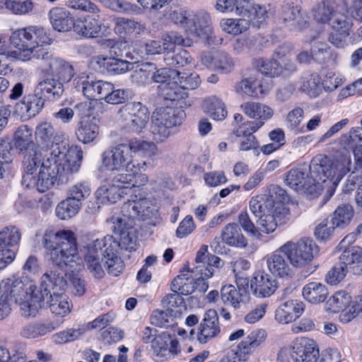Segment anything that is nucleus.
<instances>
[{"mask_svg":"<svg viewBox=\"0 0 362 362\" xmlns=\"http://www.w3.org/2000/svg\"><path fill=\"white\" fill-rule=\"evenodd\" d=\"M23 154L22 184L28 188H36L40 192L47 191L57 182H68L78 172L83 159L81 147L72 146L66 149L63 144L56 146L43 160L37 148Z\"/></svg>","mask_w":362,"mask_h":362,"instance_id":"obj_1","label":"nucleus"},{"mask_svg":"<svg viewBox=\"0 0 362 362\" xmlns=\"http://www.w3.org/2000/svg\"><path fill=\"white\" fill-rule=\"evenodd\" d=\"M112 230L119 236V241L112 235H106L96 239L87 246L84 261L90 273L96 279H100L105 274L101 264L103 261L109 274L119 276L124 267V262L119 256V250L131 252L136 249L135 229L132 221H113Z\"/></svg>","mask_w":362,"mask_h":362,"instance_id":"obj_2","label":"nucleus"},{"mask_svg":"<svg viewBox=\"0 0 362 362\" xmlns=\"http://www.w3.org/2000/svg\"><path fill=\"white\" fill-rule=\"evenodd\" d=\"M349 171V156L330 158L324 154H318L310 162V177L306 170L291 169L286 175L285 182L293 190L303 192L312 197H317L326 189V195L329 199L334 194L341 180Z\"/></svg>","mask_w":362,"mask_h":362,"instance_id":"obj_3","label":"nucleus"},{"mask_svg":"<svg viewBox=\"0 0 362 362\" xmlns=\"http://www.w3.org/2000/svg\"><path fill=\"white\" fill-rule=\"evenodd\" d=\"M42 245L49 251L52 262L60 268H73L80 261L76 238L71 230L45 233Z\"/></svg>","mask_w":362,"mask_h":362,"instance_id":"obj_4","label":"nucleus"},{"mask_svg":"<svg viewBox=\"0 0 362 362\" xmlns=\"http://www.w3.org/2000/svg\"><path fill=\"white\" fill-rule=\"evenodd\" d=\"M11 44L16 48L15 54L22 61L31 59L35 48L45 45H50L49 37L44 28L31 25L14 31L10 37Z\"/></svg>","mask_w":362,"mask_h":362,"instance_id":"obj_5","label":"nucleus"},{"mask_svg":"<svg viewBox=\"0 0 362 362\" xmlns=\"http://www.w3.org/2000/svg\"><path fill=\"white\" fill-rule=\"evenodd\" d=\"M184 117V111L178 108L167 106L157 109L153 113L150 127L153 140L157 143L164 141L171 129L182 124Z\"/></svg>","mask_w":362,"mask_h":362,"instance_id":"obj_6","label":"nucleus"},{"mask_svg":"<svg viewBox=\"0 0 362 362\" xmlns=\"http://www.w3.org/2000/svg\"><path fill=\"white\" fill-rule=\"evenodd\" d=\"M118 116L123 127L127 132L139 134L146 128L150 112L141 103L130 102L119 108Z\"/></svg>","mask_w":362,"mask_h":362,"instance_id":"obj_7","label":"nucleus"},{"mask_svg":"<svg viewBox=\"0 0 362 362\" xmlns=\"http://www.w3.org/2000/svg\"><path fill=\"white\" fill-rule=\"evenodd\" d=\"M317 249L315 243L307 238H301L296 243L287 242L281 247V251L288 255L290 264L296 268H303L310 264Z\"/></svg>","mask_w":362,"mask_h":362,"instance_id":"obj_8","label":"nucleus"},{"mask_svg":"<svg viewBox=\"0 0 362 362\" xmlns=\"http://www.w3.org/2000/svg\"><path fill=\"white\" fill-rule=\"evenodd\" d=\"M131 165L134 167L132 160L130 159L129 150L124 146V144L109 148L101 155L100 170L102 172L120 171L125 167L132 170Z\"/></svg>","mask_w":362,"mask_h":362,"instance_id":"obj_9","label":"nucleus"},{"mask_svg":"<svg viewBox=\"0 0 362 362\" xmlns=\"http://www.w3.org/2000/svg\"><path fill=\"white\" fill-rule=\"evenodd\" d=\"M186 33L205 39L209 44L214 41V30L210 14L205 10L191 11L187 23Z\"/></svg>","mask_w":362,"mask_h":362,"instance_id":"obj_10","label":"nucleus"},{"mask_svg":"<svg viewBox=\"0 0 362 362\" xmlns=\"http://www.w3.org/2000/svg\"><path fill=\"white\" fill-rule=\"evenodd\" d=\"M40 60L42 71L48 76L69 81L74 75L73 66L59 57L44 52Z\"/></svg>","mask_w":362,"mask_h":362,"instance_id":"obj_11","label":"nucleus"},{"mask_svg":"<svg viewBox=\"0 0 362 362\" xmlns=\"http://www.w3.org/2000/svg\"><path fill=\"white\" fill-rule=\"evenodd\" d=\"M156 211L152 201L148 199L128 200L121 207L122 217H117L115 221L117 220L132 221L134 226L135 218H139L142 220L150 218Z\"/></svg>","mask_w":362,"mask_h":362,"instance_id":"obj_12","label":"nucleus"},{"mask_svg":"<svg viewBox=\"0 0 362 362\" xmlns=\"http://www.w3.org/2000/svg\"><path fill=\"white\" fill-rule=\"evenodd\" d=\"M74 83L76 88L90 100L102 99L103 95L110 88L109 82L95 80L83 73L74 79Z\"/></svg>","mask_w":362,"mask_h":362,"instance_id":"obj_13","label":"nucleus"},{"mask_svg":"<svg viewBox=\"0 0 362 362\" xmlns=\"http://www.w3.org/2000/svg\"><path fill=\"white\" fill-rule=\"evenodd\" d=\"M106 16L100 11L98 13H91L83 18H78L74 23V31L88 38L97 37L103 28H105Z\"/></svg>","mask_w":362,"mask_h":362,"instance_id":"obj_14","label":"nucleus"},{"mask_svg":"<svg viewBox=\"0 0 362 362\" xmlns=\"http://www.w3.org/2000/svg\"><path fill=\"white\" fill-rule=\"evenodd\" d=\"M64 137V134L56 131L54 126L48 122L38 124L35 129V140L37 148L47 149L54 144L58 145Z\"/></svg>","mask_w":362,"mask_h":362,"instance_id":"obj_15","label":"nucleus"},{"mask_svg":"<svg viewBox=\"0 0 362 362\" xmlns=\"http://www.w3.org/2000/svg\"><path fill=\"white\" fill-rule=\"evenodd\" d=\"M319 350L315 341L309 338H300L293 346L291 358L295 362H316Z\"/></svg>","mask_w":362,"mask_h":362,"instance_id":"obj_16","label":"nucleus"},{"mask_svg":"<svg viewBox=\"0 0 362 362\" xmlns=\"http://www.w3.org/2000/svg\"><path fill=\"white\" fill-rule=\"evenodd\" d=\"M221 332L217 312L214 309L208 310L199 325L197 340L201 344H206L215 338Z\"/></svg>","mask_w":362,"mask_h":362,"instance_id":"obj_17","label":"nucleus"},{"mask_svg":"<svg viewBox=\"0 0 362 362\" xmlns=\"http://www.w3.org/2000/svg\"><path fill=\"white\" fill-rule=\"evenodd\" d=\"M267 338V332L262 329L251 332L237 347L235 354L239 360L246 361L258 347H259Z\"/></svg>","mask_w":362,"mask_h":362,"instance_id":"obj_18","label":"nucleus"},{"mask_svg":"<svg viewBox=\"0 0 362 362\" xmlns=\"http://www.w3.org/2000/svg\"><path fill=\"white\" fill-rule=\"evenodd\" d=\"M45 101V98L35 88L33 94L25 96L21 103L16 104V111L21 117H33L43 109Z\"/></svg>","mask_w":362,"mask_h":362,"instance_id":"obj_19","label":"nucleus"},{"mask_svg":"<svg viewBox=\"0 0 362 362\" xmlns=\"http://www.w3.org/2000/svg\"><path fill=\"white\" fill-rule=\"evenodd\" d=\"M276 280L269 274L264 272L255 273L250 281V288L254 295L257 297H269L274 293L276 289Z\"/></svg>","mask_w":362,"mask_h":362,"instance_id":"obj_20","label":"nucleus"},{"mask_svg":"<svg viewBox=\"0 0 362 362\" xmlns=\"http://www.w3.org/2000/svg\"><path fill=\"white\" fill-rule=\"evenodd\" d=\"M267 264L269 270L274 275L284 278L291 277L294 274L288 255L281 251V247L268 257Z\"/></svg>","mask_w":362,"mask_h":362,"instance_id":"obj_21","label":"nucleus"},{"mask_svg":"<svg viewBox=\"0 0 362 362\" xmlns=\"http://www.w3.org/2000/svg\"><path fill=\"white\" fill-rule=\"evenodd\" d=\"M303 303L298 300H289L281 304L275 311V320L288 324L298 318L303 311Z\"/></svg>","mask_w":362,"mask_h":362,"instance_id":"obj_22","label":"nucleus"},{"mask_svg":"<svg viewBox=\"0 0 362 362\" xmlns=\"http://www.w3.org/2000/svg\"><path fill=\"white\" fill-rule=\"evenodd\" d=\"M271 85L250 77L244 78L238 83L235 87V91L240 95H247L257 98L261 95L267 94L271 90Z\"/></svg>","mask_w":362,"mask_h":362,"instance_id":"obj_23","label":"nucleus"},{"mask_svg":"<svg viewBox=\"0 0 362 362\" xmlns=\"http://www.w3.org/2000/svg\"><path fill=\"white\" fill-rule=\"evenodd\" d=\"M261 127H262V122L243 123L234 131V134L240 138V149L241 151H249L257 148L258 144L253 133Z\"/></svg>","mask_w":362,"mask_h":362,"instance_id":"obj_24","label":"nucleus"},{"mask_svg":"<svg viewBox=\"0 0 362 362\" xmlns=\"http://www.w3.org/2000/svg\"><path fill=\"white\" fill-rule=\"evenodd\" d=\"M242 111L250 118L255 119L253 122H248L247 123H258L262 122V126L264 121L270 119L274 115V110L268 105L253 101H248L243 103L240 105Z\"/></svg>","mask_w":362,"mask_h":362,"instance_id":"obj_25","label":"nucleus"},{"mask_svg":"<svg viewBox=\"0 0 362 362\" xmlns=\"http://www.w3.org/2000/svg\"><path fill=\"white\" fill-rule=\"evenodd\" d=\"M351 23L344 14L337 15L331 23L334 32L330 35L329 40L331 43L338 47L345 45V40L349 35Z\"/></svg>","mask_w":362,"mask_h":362,"instance_id":"obj_26","label":"nucleus"},{"mask_svg":"<svg viewBox=\"0 0 362 362\" xmlns=\"http://www.w3.org/2000/svg\"><path fill=\"white\" fill-rule=\"evenodd\" d=\"M63 82L64 81L62 80L49 76L41 80L35 89L46 100H55L59 99L64 93Z\"/></svg>","mask_w":362,"mask_h":362,"instance_id":"obj_27","label":"nucleus"},{"mask_svg":"<svg viewBox=\"0 0 362 362\" xmlns=\"http://www.w3.org/2000/svg\"><path fill=\"white\" fill-rule=\"evenodd\" d=\"M37 291L40 290L33 281L27 279L24 281L17 279L12 283L9 293L6 295L5 298H9V300L18 303V301L23 300V298L35 294Z\"/></svg>","mask_w":362,"mask_h":362,"instance_id":"obj_28","label":"nucleus"},{"mask_svg":"<svg viewBox=\"0 0 362 362\" xmlns=\"http://www.w3.org/2000/svg\"><path fill=\"white\" fill-rule=\"evenodd\" d=\"M52 28L58 32H68L74 28V21L69 11L64 8L54 7L49 12Z\"/></svg>","mask_w":362,"mask_h":362,"instance_id":"obj_29","label":"nucleus"},{"mask_svg":"<svg viewBox=\"0 0 362 362\" xmlns=\"http://www.w3.org/2000/svg\"><path fill=\"white\" fill-rule=\"evenodd\" d=\"M221 238L225 244L230 247L243 248L247 245V240L241 228L235 223L226 224L222 229Z\"/></svg>","mask_w":362,"mask_h":362,"instance_id":"obj_30","label":"nucleus"},{"mask_svg":"<svg viewBox=\"0 0 362 362\" xmlns=\"http://www.w3.org/2000/svg\"><path fill=\"white\" fill-rule=\"evenodd\" d=\"M339 144L346 151L345 153H341L334 158H338L342 156H349L351 158V151L361 150L362 148V127L352 128L349 131V135L344 134L340 137ZM351 159H350V165Z\"/></svg>","mask_w":362,"mask_h":362,"instance_id":"obj_31","label":"nucleus"},{"mask_svg":"<svg viewBox=\"0 0 362 362\" xmlns=\"http://www.w3.org/2000/svg\"><path fill=\"white\" fill-rule=\"evenodd\" d=\"M41 287L45 295L51 292L63 293L67 287L66 280L64 279L62 274L51 270L46 272L42 276Z\"/></svg>","mask_w":362,"mask_h":362,"instance_id":"obj_32","label":"nucleus"},{"mask_svg":"<svg viewBox=\"0 0 362 362\" xmlns=\"http://www.w3.org/2000/svg\"><path fill=\"white\" fill-rule=\"evenodd\" d=\"M14 146L19 153L36 148V143L33 139V129L28 125H21L13 134Z\"/></svg>","mask_w":362,"mask_h":362,"instance_id":"obj_33","label":"nucleus"},{"mask_svg":"<svg viewBox=\"0 0 362 362\" xmlns=\"http://www.w3.org/2000/svg\"><path fill=\"white\" fill-rule=\"evenodd\" d=\"M202 108L206 115L216 121L225 119L228 115L225 103L215 95L205 98L203 100Z\"/></svg>","mask_w":362,"mask_h":362,"instance_id":"obj_34","label":"nucleus"},{"mask_svg":"<svg viewBox=\"0 0 362 362\" xmlns=\"http://www.w3.org/2000/svg\"><path fill=\"white\" fill-rule=\"evenodd\" d=\"M72 307L71 301L64 293L54 291L50 294L49 308L55 317H66L71 313Z\"/></svg>","mask_w":362,"mask_h":362,"instance_id":"obj_35","label":"nucleus"},{"mask_svg":"<svg viewBox=\"0 0 362 362\" xmlns=\"http://www.w3.org/2000/svg\"><path fill=\"white\" fill-rule=\"evenodd\" d=\"M192 273H196L194 268L192 271H182L172 281L171 290L185 296L192 293L195 291L194 278Z\"/></svg>","mask_w":362,"mask_h":362,"instance_id":"obj_36","label":"nucleus"},{"mask_svg":"<svg viewBox=\"0 0 362 362\" xmlns=\"http://www.w3.org/2000/svg\"><path fill=\"white\" fill-rule=\"evenodd\" d=\"M326 286L320 282L313 281L305 284L302 290L304 299L312 304H319L324 302L328 296Z\"/></svg>","mask_w":362,"mask_h":362,"instance_id":"obj_37","label":"nucleus"},{"mask_svg":"<svg viewBox=\"0 0 362 362\" xmlns=\"http://www.w3.org/2000/svg\"><path fill=\"white\" fill-rule=\"evenodd\" d=\"M146 182L147 177L144 174H119L112 179V183L118 186L122 194H127V190H132Z\"/></svg>","mask_w":362,"mask_h":362,"instance_id":"obj_38","label":"nucleus"},{"mask_svg":"<svg viewBox=\"0 0 362 362\" xmlns=\"http://www.w3.org/2000/svg\"><path fill=\"white\" fill-rule=\"evenodd\" d=\"M60 323L55 322H49L47 323L36 322L25 325L21 334L23 337L28 339H35L42 337L52 332L59 327Z\"/></svg>","mask_w":362,"mask_h":362,"instance_id":"obj_39","label":"nucleus"},{"mask_svg":"<svg viewBox=\"0 0 362 362\" xmlns=\"http://www.w3.org/2000/svg\"><path fill=\"white\" fill-rule=\"evenodd\" d=\"M99 133L97 124L90 119L80 121L76 128L75 134L78 141L83 144L92 142Z\"/></svg>","mask_w":362,"mask_h":362,"instance_id":"obj_40","label":"nucleus"},{"mask_svg":"<svg viewBox=\"0 0 362 362\" xmlns=\"http://www.w3.org/2000/svg\"><path fill=\"white\" fill-rule=\"evenodd\" d=\"M281 18L284 22L297 21L300 28H303L306 21L301 18L299 0H288L282 6Z\"/></svg>","mask_w":362,"mask_h":362,"instance_id":"obj_41","label":"nucleus"},{"mask_svg":"<svg viewBox=\"0 0 362 362\" xmlns=\"http://www.w3.org/2000/svg\"><path fill=\"white\" fill-rule=\"evenodd\" d=\"M158 90L161 97L170 101L179 100L187 97L186 91L180 87L178 81L170 80L167 83L159 84Z\"/></svg>","mask_w":362,"mask_h":362,"instance_id":"obj_42","label":"nucleus"},{"mask_svg":"<svg viewBox=\"0 0 362 362\" xmlns=\"http://www.w3.org/2000/svg\"><path fill=\"white\" fill-rule=\"evenodd\" d=\"M44 298L42 291H37L35 294L18 301L22 315L26 317L35 316L40 307V303L44 300Z\"/></svg>","mask_w":362,"mask_h":362,"instance_id":"obj_43","label":"nucleus"},{"mask_svg":"<svg viewBox=\"0 0 362 362\" xmlns=\"http://www.w3.org/2000/svg\"><path fill=\"white\" fill-rule=\"evenodd\" d=\"M162 304L175 318L180 317L187 310L185 299L176 292L165 296L162 300Z\"/></svg>","mask_w":362,"mask_h":362,"instance_id":"obj_44","label":"nucleus"},{"mask_svg":"<svg viewBox=\"0 0 362 362\" xmlns=\"http://www.w3.org/2000/svg\"><path fill=\"white\" fill-rule=\"evenodd\" d=\"M314 18L320 23H329L330 25L333 22L337 15H340L339 13H336L334 11V4L330 0H324L314 8Z\"/></svg>","mask_w":362,"mask_h":362,"instance_id":"obj_45","label":"nucleus"},{"mask_svg":"<svg viewBox=\"0 0 362 362\" xmlns=\"http://www.w3.org/2000/svg\"><path fill=\"white\" fill-rule=\"evenodd\" d=\"M122 194L118 186L113 183L100 187L95 192L98 204H114L120 199Z\"/></svg>","mask_w":362,"mask_h":362,"instance_id":"obj_46","label":"nucleus"},{"mask_svg":"<svg viewBox=\"0 0 362 362\" xmlns=\"http://www.w3.org/2000/svg\"><path fill=\"white\" fill-rule=\"evenodd\" d=\"M354 214L352 206L342 204L339 206L332 216V224L336 228H343L351 222Z\"/></svg>","mask_w":362,"mask_h":362,"instance_id":"obj_47","label":"nucleus"},{"mask_svg":"<svg viewBox=\"0 0 362 362\" xmlns=\"http://www.w3.org/2000/svg\"><path fill=\"white\" fill-rule=\"evenodd\" d=\"M81 204L74 201L70 197L62 201L56 207L57 216L62 220H67L75 216L79 211Z\"/></svg>","mask_w":362,"mask_h":362,"instance_id":"obj_48","label":"nucleus"},{"mask_svg":"<svg viewBox=\"0 0 362 362\" xmlns=\"http://www.w3.org/2000/svg\"><path fill=\"white\" fill-rule=\"evenodd\" d=\"M243 293H240L232 284L225 285L221 289V298L223 303L232 306L235 309L240 308V303L243 300Z\"/></svg>","mask_w":362,"mask_h":362,"instance_id":"obj_49","label":"nucleus"},{"mask_svg":"<svg viewBox=\"0 0 362 362\" xmlns=\"http://www.w3.org/2000/svg\"><path fill=\"white\" fill-rule=\"evenodd\" d=\"M253 65L262 74L269 77L278 76L282 71L281 65L276 60L255 58L253 59Z\"/></svg>","mask_w":362,"mask_h":362,"instance_id":"obj_50","label":"nucleus"},{"mask_svg":"<svg viewBox=\"0 0 362 362\" xmlns=\"http://www.w3.org/2000/svg\"><path fill=\"white\" fill-rule=\"evenodd\" d=\"M222 30L231 35H238L245 31L250 27V21L245 18H226L220 22Z\"/></svg>","mask_w":362,"mask_h":362,"instance_id":"obj_51","label":"nucleus"},{"mask_svg":"<svg viewBox=\"0 0 362 362\" xmlns=\"http://www.w3.org/2000/svg\"><path fill=\"white\" fill-rule=\"evenodd\" d=\"M351 296L344 291L336 292L327 302L329 310L339 313L352 303Z\"/></svg>","mask_w":362,"mask_h":362,"instance_id":"obj_52","label":"nucleus"},{"mask_svg":"<svg viewBox=\"0 0 362 362\" xmlns=\"http://www.w3.org/2000/svg\"><path fill=\"white\" fill-rule=\"evenodd\" d=\"M234 66L233 59L226 52H216L210 57L211 68L228 73L232 71Z\"/></svg>","mask_w":362,"mask_h":362,"instance_id":"obj_53","label":"nucleus"},{"mask_svg":"<svg viewBox=\"0 0 362 362\" xmlns=\"http://www.w3.org/2000/svg\"><path fill=\"white\" fill-rule=\"evenodd\" d=\"M300 90L311 98H316L321 92L320 78L317 74H312L302 79Z\"/></svg>","mask_w":362,"mask_h":362,"instance_id":"obj_54","label":"nucleus"},{"mask_svg":"<svg viewBox=\"0 0 362 362\" xmlns=\"http://www.w3.org/2000/svg\"><path fill=\"white\" fill-rule=\"evenodd\" d=\"M21 238V233L14 226L4 227L0 230V246H15Z\"/></svg>","mask_w":362,"mask_h":362,"instance_id":"obj_55","label":"nucleus"},{"mask_svg":"<svg viewBox=\"0 0 362 362\" xmlns=\"http://www.w3.org/2000/svg\"><path fill=\"white\" fill-rule=\"evenodd\" d=\"M85 332L82 327L77 328H68L52 336L53 341L58 344H62L74 341L78 339Z\"/></svg>","mask_w":362,"mask_h":362,"instance_id":"obj_56","label":"nucleus"},{"mask_svg":"<svg viewBox=\"0 0 362 362\" xmlns=\"http://www.w3.org/2000/svg\"><path fill=\"white\" fill-rule=\"evenodd\" d=\"M190 13L191 11H188L185 8L177 6L169 8L166 15L171 21L180 25L186 31L187 23L189 21Z\"/></svg>","mask_w":362,"mask_h":362,"instance_id":"obj_57","label":"nucleus"},{"mask_svg":"<svg viewBox=\"0 0 362 362\" xmlns=\"http://www.w3.org/2000/svg\"><path fill=\"white\" fill-rule=\"evenodd\" d=\"M362 262V248L360 247H351L345 249L339 257V263L344 264L347 269L348 265Z\"/></svg>","mask_w":362,"mask_h":362,"instance_id":"obj_58","label":"nucleus"},{"mask_svg":"<svg viewBox=\"0 0 362 362\" xmlns=\"http://www.w3.org/2000/svg\"><path fill=\"white\" fill-rule=\"evenodd\" d=\"M243 16L249 18L250 24L260 27L267 18V11L264 6L255 5L251 10L245 9Z\"/></svg>","mask_w":362,"mask_h":362,"instance_id":"obj_59","label":"nucleus"},{"mask_svg":"<svg viewBox=\"0 0 362 362\" xmlns=\"http://www.w3.org/2000/svg\"><path fill=\"white\" fill-rule=\"evenodd\" d=\"M304 110L300 106H296L288 111L285 118L286 127L290 130L298 129L304 119Z\"/></svg>","mask_w":362,"mask_h":362,"instance_id":"obj_60","label":"nucleus"},{"mask_svg":"<svg viewBox=\"0 0 362 362\" xmlns=\"http://www.w3.org/2000/svg\"><path fill=\"white\" fill-rule=\"evenodd\" d=\"M90 192V185L87 182H79L70 187L68 197L74 201H77L78 204H81V201L87 198Z\"/></svg>","mask_w":362,"mask_h":362,"instance_id":"obj_61","label":"nucleus"},{"mask_svg":"<svg viewBox=\"0 0 362 362\" xmlns=\"http://www.w3.org/2000/svg\"><path fill=\"white\" fill-rule=\"evenodd\" d=\"M165 62L170 66L179 68L189 64L191 57L186 49H182L177 53L165 57Z\"/></svg>","mask_w":362,"mask_h":362,"instance_id":"obj_62","label":"nucleus"},{"mask_svg":"<svg viewBox=\"0 0 362 362\" xmlns=\"http://www.w3.org/2000/svg\"><path fill=\"white\" fill-rule=\"evenodd\" d=\"M339 320L343 323H348L362 312V296L353 301L347 308L341 310Z\"/></svg>","mask_w":362,"mask_h":362,"instance_id":"obj_63","label":"nucleus"},{"mask_svg":"<svg viewBox=\"0 0 362 362\" xmlns=\"http://www.w3.org/2000/svg\"><path fill=\"white\" fill-rule=\"evenodd\" d=\"M66 5L72 9L89 13H98L99 7L90 0H69Z\"/></svg>","mask_w":362,"mask_h":362,"instance_id":"obj_64","label":"nucleus"}]
</instances>
